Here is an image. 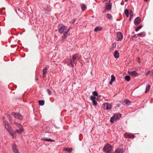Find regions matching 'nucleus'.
<instances>
[{"instance_id":"17","label":"nucleus","mask_w":153,"mask_h":153,"mask_svg":"<svg viewBox=\"0 0 153 153\" xmlns=\"http://www.w3.org/2000/svg\"><path fill=\"white\" fill-rule=\"evenodd\" d=\"M124 152L123 149H118L116 150L115 153H123Z\"/></svg>"},{"instance_id":"28","label":"nucleus","mask_w":153,"mask_h":153,"mask_svg":"<svg viewBox=\"0 0 153 153\" xmlns=\"http://www.w3.org/2000/svg\"><path fill=\"white\" fill-rule=\"evenodd\" d=\"M13 130L12 128V130L10 131H7V132L14 138L15 137L14 133L13 132Z\"/></svg>"},{"instance_id":"23","label":"nucleus","mask_w":153,"mask_h":153,"mask_svg":"<svg viewBox=\"0 0 153 153\" xmlns=\"http://www.w3.org/2000/svg\"><path fill=\"white\" fill-rule=\"evenodd\" d=\"M80 6L82 11L86 8V5L84 4H81Z\"/></svg>"},{"instance_id":"55","label":"nucleus","mask_w":153,"mask_h":153,"mask_svg":"<svg viewBox=\"0 0 153 153\" xmlns=\"http://www.w3.org/2000/svg\"><path fill=\"white\" fill-rule=\"evenodd\" d=\"M140 60V59H138V60Z\"/></svg>"},{"instance_id":"44","label":"nucleus","mask_w":153,"mask_h":153,"mask_svg":"<svg viewBox=\"0 0 153 153\" xmlns=\"http://www.w3.org/2000/svg\"><path fill=\"white\" fill-rule=\"evenodd\" d=\"M63 63H64V64H66L67 63V62L66 61H64L63 62Z\"/></svg>"},{"instance_id":"15","label":"nucleus","mask_w":153,"mask_h":153,"mask_svg":"<svg viewBox=\"0 0 153 153\" xmlns=\"http://www.w3.org/2000/svg\"><path fill=\"white\" fill-rule=\"evenodd\" d=\"M130 102L127 99L125 100L123 102V104L124 105H130Z\"/></svg>"},{"instance_id":"24","label":"nucleus","mask_w":153,"mask_h":153,"mask_svg":"<svg viewBox=\"0 0 153 153\" xmlns=\"http://www.w3.org/2000/svg\"><path fill=\"white\" fill-rule=\"evenodd\" d=\"M14 124L16 126H18L19 128H23L22 126L18 122H15L14 123Z\"/></svg>"},{"instance_id":"26","label":"nucleus","mask_w":153,"mask_h":153,"mask_svg":"<svg viewBox=\"0 0 153 153\" xmlns=\"http://www.w3.org/2000/svg\"><path fill=\"white\" fill-rule=\"evenodd\" d=\"M51 11V9L49 7H47L46 9H45V13L46 14H49V12Z\"/></svg>"},{"instance_id":"35","label":"nucleus","mask_w":153,"mask_h":153,"mask_svg":"<svg viewBox=\"0 0 153 153\" xmlns=\"http://www.w3.org/2000/svg\"><path fill=\"white\" fill-rule=\"evenodd\" d=\"M46 91L48 93V94L49 95H50L51 94V91L49 89H47L46 90Z\"/></svg>"},{"instance_id":"27","label":"nucleus","mask_w":153,"mask_h":153,"mask_svg":"<svg viewBox=\"0 0 153 153\" xmlns=\"http://www.w3.org/2000/svg\"><path fill=\"white\" fill-rule=\"evenodd\" d=\"M125 14L127 17H128L129 16V11L127 9L125 10Z\"/></svg>"},{"instance_id":"54","label":"nucleus","mask_w":153,"mask_h":153,"mask_svg":"<svg viewBox=\"0 0 153 153\" xmlns=\"http://www.w3.org/2000/svg\"><path fill=\"white\" fill-rule=\"evenodd\" d=\"M88 58H87V60H88Z\"/></svg>"},{"instance_id":"43","label":"nucleus","mask_w":153,"mask_h":153,"mask_svg":"<svg viewBox=\"0 0 153 153\" xmlns=\"http://www.w3.org/2000/svg\"><path fill=\"white\" fill-rule=\"evenodd\" d=\"M113 81L110 80V82H109V84L110 85H111L112 84V83Z\"/></svg>"},{"instance_id":"34","label":"nucleus","mask_w":153,"mask_h":153,"mask_svg":"<svg viewBox=\"0 0 153 153\" xmlns=\"http://www.w3.org/2000/svg\"><path fill=\"white\" fill-rule=\"evenodd\" d=\"M115 80V77L113 75H112L111 76V80L112 81H114Z\"/></svg>"},{"instance_id":"22","label":"nucleus","mask_w":153,"mask_h":153,"mask_svg":"<svg viewBox=\"0 0 153 153\" xmlns=\"http://www.w3.org/2000/svg\"><path fill=\"white\" fill-rule=\"evenodd\" d=\"M48 66H46V67L44 68L43 71H42V74H43L44 75V74H46L47 72V71L48 69Z\"/></svg>"},{"instance_id":"10","label":"nucleus","mask_w":153,"mask_h":153,"mask_svg":"<svg viewBox=\"0 0 153 153\" xmlns=\"http://www.w3.org/2000/svg\"><path fill=\"white\" fill-rule=\"evenodd\" d=\"M95 97L93 95L91 96L90 97V99L92 102V103L94 105H96L97 104V102L95 100Z\"/></svg>"},{"instance_id":"12","label":"nucleus","mask_w":153,"mask_h":153,"mask_svg":"<svg viewBox=\"0 0 153 153\" xmlns=\"http://www.w3.org/2000/svg\"><path fill=\"white\" fill-rule=\"evenodd\" d=\"M124 135L130 138H134L136 137V136L132 134L125 133Z\"/></svg>"},{"instance_id":"42","label":"nucleus","mask_w":153,"mask_h":153,"mask_svg":"<svg viewBox=\"0 0 153 153\" xmlns=\"http://www.w3.org/2000/svg\"><path fill=\"white\" fill-rule=\"evenodd\" d=\"M150 73V71H149L146 74V75H148Z\"/></svg>"},{"instance_id":"46","label":"nucleus","mask_w":153,"mask_h":153,"mask_svg":"<svg viewBox=\"0 0 153 153\" xmlns=\"http://www.w3.org/2000/svg\"><path fill=\"white\" fill-rule=\"evenodd\" d=\"M120 104H118L117 105V107H120Z\"/></svg>"},{"instance_id":"48","label":"nucleus","mask_w":153,"mask_h":153,"mask_svg":"<svg viewBox=\"0 0 153 153\" xmlns=\"http://www.w3.org/2000/svg\"><path fill=\"white\" fill-rule=\"evenodd\" d=\"M139 30L137 27V28L135 29V31L136 32H137L138 31V30Z\"/></svg>"},{"instance_id":"50","label":"nucleus","mask_w":153,"mask_h":153,"mask_svg":"<svg viewBox=\"0 0 153 153\" xmlns=\"http://www.w3.org/2000/svg\"><path fill=\"white\" fill-rule=\"evenodd\" d=\"M18 10L19 11H21V10L20 9H19V8L18 9Z\"/></svg>"},{"instance_id":"36","label":"nucleus","mask_w":153,"mask_h":153,"mask_svg":"<svg viewBox=\"0 0 153 153\" xmlns=\"http://www.w3.org/2000/svg\"><path fill=\"white\" fill-rule=\"evenodd\" d=\"M93 94L94 96H97L98 95V94L97 91H95L93 92Z\"/></svg>"},{"instance_id":"18","label":"nucleus","mask_w":153,"mask_h":153,"mask_svg":"<svg viewBox=\"0 0 153 153\" xmlns=\"http://www.w3.org/2000/svg\"><path fill=\"white\" fill-rule=\"evenodd\" d=\"M137 35L138 36L142 37L145 36L146 35V34L144 32H143L138 34Z\"/></svg>"},{"instance_id":"40","label":"nucleus","mask_w":153,"mask_h":153,"mask_svg":"<svg viewBox=\"0 0 153 153\" xmlns=\"http://www.w3.org/2000/svg\"><path fill=\"white\" fill-rule=\"evenodd\" d=\"M76 19H74L71 20V22L72 23H74L76 21Z\"/></svg>"},{"instance_id":"31","label":"nucleus","mask_w":153,"mask_h":153,"mask_svg":"<svg viewBox=\"0 0 153 153\" xmlns=\"http://www.w3.org/2000/svg\"><path fill=\"white\" fill-rule=\"evenodd\" d=\"M115 118L114 116H112L111 118L110 121L111 123H113L114 121L115 120H116V119H114Z\"/></svg>"},{"instance_id":"33","label":"nucleus","mask_w":153,"mask_h":153,"mask_svg":"<svg viewBox=\"0 0 153 153\" xmlns=\"http://www.w3.org/2000/svg\"><path fill=\"white\" fill-rule=\"evenodd\" d=\"M107 15V18L108 19H112V16L111 14L108 13Z\"/></svg>"},{"instance_id":"8","label":"nucleus","mask_w":153,"mask_h":153,"mask_svg":"<svg viewBox=\"0 0 153 153\" xmlns=\"http://www.w3.org/2000/svg\"><path fill=\"white\" fill-rule=\"evenodd\" d=\"M111 7L112 4L110 2V1H109L108 2L106 3V5L105 7V10H110L111 8Z\"/></svg>"},{"instance_id":"52","label":"nucleus","mask_w":153,"mask_h":153,"mask_svg":"<svg viewBox=\"0 0 153 153\" xmlns=\"http://www.w3.org/2000/svg\"><path fill=\"white\" fill-rule=\"evenodd\" d=\"M38 80V78H36V80Z\"/></svg>"},{"instance_id":"3","label":"nucleus","mask_w":153,"mask_h":153,"mask_svg":"<svg viewBox=\"0 0 153 153\" xmlns=\"http://www.w3.org/2000/svg\"><path fill=\"white\" fill-rule=\"evenodd\" d=\"M3 123L7 131H10L12 130V128L8 122L6 120H4L3 121Z\"/></svg>"},{"instance_id":"16","label":"nucleus","mask_w":153,"mask_h":153,"mask_svg":"<svg viewBox=\"0 0 153 153\" xmlns=\"http://www.w3.org/2000/svg\"><path fill=\"white\" fill-rule=\"evenodd\" d=\"M42 140H43L46 141H48V142L51 141V142H53V141H54V140H53L51 139H48L46 137H43V138H42Z\"/></svg>"},{"instance_id":"45","label":"nucleus","mask_w":153,"mask_h":153,"mask_svg":"<svg viewBox=\"0 0 153 153\" xmlns=\"http://www.w3.org/2000/svg\"><path fill=\"white\" fill-rule=\"evenodd\" d=\"M45 76V74H44V75L43 74H42V77L43 78H44Z\"/></svg>"},{"instance_id":"11","label":"nucleus","mask_w":153,"mask_h":153,"mask_svg":"<svg viewBox=\"0 0 153 153\" xmlns=\"http://www.w3.org/2000/svg\"><path fill=\"white\" fill-rule=\"evenodd\" d=\"M128 74L131 76H137L138 75V74L136 71H128Z\"/></svg>"},{"instance_id":"39","label":"nucleus","mask_w":153,"mask_h":153,"mask_svg":"<svg viewBox=\"0 0 153 153\" xmlns=\"http://www.w3.org/2000/svg\"><path fill=\"white\" fill-rule=\"evenodd\" d=\"M134 38H135V39L137 38L136 35H134L131 39V40H133V39Z\"/></svg>"},{"instance_id":"5","label":"nucleus","mask_w":153,"mask_h":153,"mask_svg":"<svg viewBox=\"0 0 153 153\" xmlns=\"http://www.w3.org/2000/svg\"><path fill=\"white\" fill-rule=\"evenodd\" d=\"M11 114L14 117L19 120H22L23 118V116L17 112H12Z\"/></svg>"},{"instance_id":"9","label":"nucleus","mask_w":153,"mask_h":153,"mask_svg":"<svg viewBox=\"0 0 153 153\" xmlns=\"http://www.w3.org/2000/svg\"><path fill=\"white\" fill-rule=\"evenodd\" d=\"M12 146L13 151L14 153H19V151L16 148V145L15 144H12Z\"/></svg>"},{"instance_id":"56","label":"nucleus","mask_w":153,"mask_h":153,"mask_svg":"<svg viewBox=\"0 0 153 153\" xmlns=\"http://www.w3.org/2000/svg\"><path fill=\"white\" fill-rule=\"evenodd\" d=\"M152 59H153V58H152Z\"/></svg>"},{"instance_id":"7","label":"nucleus","mask_w":153,"mask_h":153,"mask_svg":"<svg viewBox=\"0 0 153 153\" xmlns=\"http://www.w3.org/2000/svg\"><path fill=\"white\" fill-rule=\"evenodd\" d=\"M103 108L106 110H110L111 108V105L110 103H105L103 104Z\"/></svg>"},{"instance_id":"29","label":"nucleus","mask_w":153,"mask_h":153,"mask_svg":"<svg viewBox=\"0 0 153 153\" xmlns=\"http://www.w3.org/2000/svg\"><path fill=\"white\" fill-rule=\"evenodd\" d=\"M65 151H68L69 152H71L73 150L72 148H65Z\"/></svg>"},{"instance_id":"25","label":"nucleus","mask_w":153,"mask_h":153,"mask_svg":"<svg viewBox=\"0 0 153 153\" xmlns=\"http://www.w3.org/2000/svg\"><path fill=\"white\" fill-rule=\"evenodd\" d=\"M39 104L40 105L43 106L44 105V101L43 100H40L38 101Z\"/></svg>"},{"instance_id":"38","label":"nucleus","mask_w":153,"mask_h":153,"mask_svg":"<svg viewBox=\"0 0 153 153\" xmlns=\"http://www.w3.org/2000/svg\"><path fill=\"white\" fill-rule=\"evenodd\" d=\"M142 27V25H140L139 26H138L137 28L139 30Z\"/></svg>"},{"instance_id":"53","label":"nucleus","mask_w":153,"mask_h":153,"mask_svg":"<svg viewBox=\"0 0 153 153\" xmlns=\"http://www.w3.org/2000/svg\"><path fill=\"white\" fill-rule=\"evenodd\" d=\"M145 1H147L148 0H144Z\"/></svg>"},{"instance_id":"47","label":"nucleus","mask_w":153,"mask_h":153,"mask_svg":"<svg viewBox=\"0 0 153 153\" xmlns=\"http://www.w3.org/2000/svg\"><path fill=\"white\" fill-rule=\"evenodd\" d=\"M132 16H132V15H130V20L132 18Z\"/></svg>"},{"instance_id":"41","label":"nucleus","mask_w":153,"mask_h":153,"mask_svg":"<svg viewBox=\"0 0 153 153\" xmlns=\"http://www.w3.org/2000/svg\"><path fill=\"white\" fill-rule=\"evenodd\" d=\"M129 14L130 15L133 16V12L132 11H130Z\"/></svg>"},{"instance_id":"19","label":"nucleus","mask_w":153,"mask_h":153,"mask_svg":"<svg viewBox=\"0 0 153 153\" xmlns=\"http://www.w3.org/2000/svg\"><path fill=\"white\" fill-rule=\"evenodd\" d=\"M114 56L115 58H118L119 56V54L117 51H115L114 53Z\"/></svg>"},{"instance_id":"2","label":"nucleus","mask_w":153,"mask_h":153,"mask_svg":"<svg viewBox=\"0 0 153 153\" xmlns=\"http://www.w3.org/2000/svg\"><path fill=\"white\" fill-rule=\"evenodd\" d=\"M76 59V57L75 54L73 55L72 56V59H71L70 61V62L69 64L68 65L73 68L74 67V65H76V62L75 60Z\"/></svg>"},{"instance_id":"21","label":"nucleus","mask_w":153,"mask_h":153,"mask_svg":"<svg viewBox=\"0 0 153 153\" xmlns=\"http://www.w3.org/2000/svg\"><path fill=\"white\" fill-rule=\"evenodd\" d=\"M102 29V27H97L94 29V31L96 32L101 30Z\"/></svg>"},{"instance_id":"37","label":"nucleus","mask_w":153,"mask_h":153,"mask_svg":"<svg viewBox=\"0 0 153 153\" xmlns=\"http://www.w3.org/2000/svg\"><path fill=\"white\" fill-rule=\"evenodd\" d=\"M113 48H115L116 47V45L115 43H113L112 45Z\"/></svg>"},{"instance_id":"32","label":"nucleus","mask_w":153,"mask_h":153,"mask_svg":"<svg viewBox=\"0 0 153 153\" xmlns=\"http://www.w3.org/2000/svg\"><path fill=\"white\" fill-rule=\"evenodd\" d=\"M130 77L129 76H127L125 77V79L126 81L128 82L130 81Z\"/></svg>"},{"instance_id":"20","label":"nucleus","mask_w":153,"mask_h":153,"mask_svg":"<svg viewBox=\"0 0 153 153\" xmlns=\"http://www.w3.org/2000/svg\"><path fill=\"white\" fill-rule=\"evenodd\" d=\"M121 114H120L117 115H115L114 116V119H116V120H119L121 117Z\"/></svg>"},{"instance_id":"14","label":"nucleus","mask_w":153,"mask_h":153,"mask_svg":"<svg viewBox=\"0 0 153 153\" xmlns=\"http://www.w3.org/2000/svg\"><path fill=\"white\" fill-rule=\"evenodd\" d=\"M19 129H16L15 131V133H17L19 134H21L24 131V129L23 128H19Z\"/></svg>"},{"instance_id":"6","label":"nucleus","mask_w":153,"mask_h":153,"mask_svg":"<svg viewBox=\"0 0 153 153\" xmlns=\"http://www.w3.org/2000/svg\"><path fill=\"white\" fill-rule=\"evenodd\" d=\"M123 35L122 33L120 32H118L117 34V41H121L123 39Z\"/></svg>"},{"instance_id":"13","label":"nucleus","mask_w":153,"mask_h":153,"mask_svg":"<svg viewBox=\"0 0 153 153\" xmlns=\"http://www.w3.org/2000/svg\"><path fill=\"white\" fill-rule=\"evenodd\" d=\"M141 21L139 17H137L134 20V23L135 25H137L139 24Z\"/></svg>"},{"instance_id":"1","label":"nucleus","mask_w":153,"mask_h":153,"mask_svg":"<svg viewBox=\"0 0 153 153\" xmlns=\"http://www.w3.org/2000/svg\"><path fill=\"white\" fill-rule=\"evenodd\" d=\"M59 32L61 34L64 33L63 36L62 37V40H63L66 38L69 35L70 29L62 24L59 25L58 26Z\"/></svg>"},{"instance_id":"30","label":"nucleus","mask_w":153,"mask_h":153,"mask_svg":"<svg viewBox=\"0 0 153 153\" xmlns=\"http://www.w3.org/2000/svg\"><path fill=\"white\" fill-rule=\"evenodd\" d=\"M150 87V85H148L147 86L146 88V90L145 91V93H146L149 91V89Z\"/></svg>"},{"instance_id":"4","label":"nucleus","mask_w":153,"mask_h":153,"mask_svg":"<svg viewBox=\"0 0 153 153\" xmlns=\"http://www.w3.org/2000/svg\"><path fill=\"white\" fill-rule=\"evenodd\" d=\"M112 150V146L109 144H107L103 148V151L106 153H110Z\"/></svg>"},{"instance_id":"49","label":"nucleus","mask_w":153,"mask_h":153,"mask_svg":"<svg viewBox=\"0 0 153 153\" xmlns=\"http://www.w3.org/2000/svg\"><path fill=\"white\" fill-rule=\"evenodd\" d=\"M151 76L153 77V71L152 72L151 74Z\"/></svg>"},{"instance_id":"51","label":"nucleus","mask_w":153,"mask_h":153,"mask_svg":"<svg viewBox=\"0 0 153 153\" xmlns=\"http://www.w3.org/2000/svg\"><path fill=\"white\" fill-rule=\"evenodd\" d=\"M125 0V1L126 2H127V1H128V0Z\"/></svg>"}]
</instances>
